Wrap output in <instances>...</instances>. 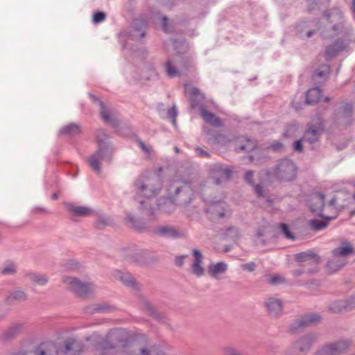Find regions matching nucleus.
<instances>
[{"label": "nucleus", "mask_w": 355, "mask_h": 355, "mask_svg": "<svg viewBox=\"0 0 355 355\" xmlns=\"http://www.w3.org/2000/svg\"><path fill=\"white\" fill-rule=\"evenodd\" d=\"M172 43L178 54H184L188 50V44L184 40L179 41L178 39H173Z\"/></svg>", "instance_id": "obj_48"}, {"label": "nucleus", "mask_w": 355, "mask_h": 355, "mask_svg": "<svg viewBox=\"0 0 355 355\" xmlns=\"http://www.w3.org/2000/svg\"><path fill=\"white\" fill-rule=\"evenodd\" d=\"M110 135L107 130L98 128L95 130L96 150L87 159V164L96 174L101 173V161L110 164L114 155V147L110 141Z\"/></svg>", "instance_id": "obj_1"}, {"label": "nucleus", "mask_w": 355, "mask_h": 355, "mask_svg": "<svg viewBox=\"0 0 355 355\" xmlns=\"http://www.w3.org/2000/svg\"><path fill=\"white\" fill-rule=\"evenodd\" d=\"M344 26L342 22L333 24L329 28L327 27L320 28V36L323 39H332L343 31Z\"/></svg>", "instance_id": "obj_32"}, {"label": "nucleus", "mask_w": 355, "mask_h": 355, "mask_svg": "<svg viewBox=\"0 0 355 355\" xmlns=\"http://www.w3.org/2000/svg\"><path fill=\"white\" fill-rule=\"evenodd\" d=\"M89 97L94 103L97 104L100 107V115L103 121L113 127L119 125V121L114 116H112L110 110L105 104L96 96L92 93L89 94Z\"/></svg>", "instance_id": "obj_15"}, {"label": "nucleus", "mask_w": 355, "mask_h": 355, "mask_svg": "<svg viewBox=\"0 0 355 355\" xmlns=\"http://www.w3.org/2000/svg\"><path fill=\"white\" fill-rule=\"evenodd\" d=\"M254 172L252 170L246 171L243 175L244 182L250 186L254 185L255 183L254 181Z\"/></svg>", "instance_id": "obj_58"}, {"label": "nucleus", "mask_w": 355, "mask_h": 355, "mask_svg": "<svg viewBox=\"0 0 355 355\" xmlns=\"http://www.w3.org/2000/svg\"><path fill=\"white\" fill-rule=\"evenodd\" d=\"M67 209L76 216H87L93 214L94 211L85 206H78L73 203H67Z\"/></svg>", "instance_id": "obj_33"}, {"label": "nucleus", "mask_w": 355, "mask_h": 355, "mask_svg": "<svg viewBox=\"0 0 355 355\" xmlns=\"http://www.w3.org/2000/svg\"><path fill=\"white\" fill-rule=\"evenodd\" d=\"M309 27V24L306 21H301L296 26L297 34L300 37H304V34L306 31H307V28Z\"/></svg>", "instance_id": "obj_56"}, {"label": "nucleus", "mask_w": 355, "mask_h": 355, "mask_svg": "<svg viewBox=\"0 0 355 355\" xmlns=\"http://www.w3.org/2000/svg\"><path fill=\"white\" fill-rule=\"evenodd\" d=\"M134 185L137 188V194L149 198L158 194L162 189V181L158 175H155L146 183L140 180H137L135 181Z\"/></svg>", "instance_id": "obj_6"}, {"label": "nucleus", "mask_w": 355, "mask_h": 355, "mask_svg": "<svg viewBox=\"0 0 355 355\" xmlns=\"http://www.w3.org/2000/svg\"><path fill=\"white\" fill-rule=\"evenodd\" d=\"M324 220L312 219L309 221V225L312 230L318 231L326 228L329 224L330 218L323 217Z\"/></svg>", "instance_id": "obj_42"}, {"label": "nucleus", "mask_w": 355, "mask_h": 355, "mask_svg": "<svg viewBox=\"0 0 355 355\" xmlns=\"http://www.w3.org/2000/svg\"><path fill=\"white\" fill-rule=\"evenodd\" d=\"M120 353L122 355H138V349L133 345V341L128 343V346L123 347Z\"/></svg>", "instance_id": "obj_51"}, {"label": "nucleus", "mask_w": 355, "mask_h": 355, "mask_svg": "<svg viewBox=\"0 0 355 355\" xmlns=\"http://www.w3.org/2000/svg\"><path fill=\"white\" fill-rule=\"evenodd\" d=\"M335 15H336L339 18L343 17V15L340 11H332V10H324L323 12V16L326 19L327 21L329 24H332L334 22V20L331 19Z\"/></svg>", "instance_id": "obj_53"}, {"label": "nucleus", "mask_w": 355, "mask_h": 355, "mask_svg": "<svg viewBox=\"0 0 355 355\" xmlns=\"http://www.w3.org/2000/svg\"><path fill=\"white\" fill-rule=\"evenodd\" d=\"M212 205L210 207L211 210L213 213L216 212V214L218 216L219 218H223L225 215V202L222 200L211 202Z\"/></svg>", "instance_id": "obj_45"}, {"label": "nucleus", "mask_w": 355, "mask_h": 355, "mask_svg": "<svg viewBox=\"0 0 355 355\" xmlns=\"http://www.w3.org/2000/svg\"><path fill=\"white\" fill-rule=\"evenodd\" d=\"M166 71L167 75L171 78L179 76L178 70L170 60H168L166 63Z\"/></svg>", "instance_id": "obj_52"}, {"label": "nucleus", "mask_w": 355, "mask_h": 355, "mask_svg": "<svg viewBox=\"0 0 355 355\" xmlns=\"http://www.w3.org/2000/svg\"><path fill=\"white\" fill-rule=\"evenodd\" d=\"M142 307L143 310L146 311L148 315L151 316L152 318L159 320L162 321L164 320V316L159 313L156 308L146 299L142 300Z\"/></svg>", "instance_id": "obj_38"}, {"label": "nucleus", "mask_w": 355, "mask_h": 355, "mask_svg": "<svg viewBox=\"0 0 355 355\" xmlns=\"http://www.w3.org/2000/svg\"><path fill=\"white\" fill-rule=\"evenodd\" d=\"M115 307L107 302L94 303L85 307L86 313L92 315L96 313H110L115 310Z\"/></svg>", "instance_id": "obj_25"}, {"label": "nucleus", "mask_w": 355, "mask_h": 355, "mask_svg": "<svg viewBox=\"0 0 355 355\" xmlns=\"http://www.w3.org/2000/svg\"><path fill=\"white\" fill-rule=\"evenodd\" d=\"M325 197L322 193L313 194L309 200L310 211L315 215L323 218L322 211L325 205Z\"/></svg>", "instance_id": "obj_18"}, {"label": "nucleus", "mask_w": 355, "mask_h": 355, "mask_svg": "<svg viewBox=\"0 0 355 355\" xmlns=\"http://www.w3.org/2000/svg\"><path fill=\"white\" fill-rule=\"evenodd\" d=\"M25 276L28 277L33 284L40 286L45 285L49 281L47 276L35 272H28Z\"/></svg>", "instance_id": "obj_41"}, {"label": "nucleus", "mask_w": 355, "mask_h": 355, "mask_svg": "<svg viewBox=\"0 0 355 355\" xmlns=\"http://www.w3.org/2000/svg\"><path fill=\"white\" fill-rule=\"evenodd\" d=\"M2 275H13L17 273L16 263L10 260L6 261L0 271Z\"/></svg>", "instance_id": "obj_43"}, {"label": "nucleus", "mask_w": 355, "mask_h": 355, "mask_svg": "<svg viewBox=\"0 0 355 355\" xmlns=\"http://www.w3.org/2000/svg\"><path fill=\"white\" fill-rule=\"evenodd\" d=\"M89 97L94 103L97 104L100 107V115L103 121L113 127L119 125V121L114 116H112L110 110L105 104L96 96L92 93L89 94Z\"/></svg>", "instance_id": "obj_13"}, {"label": "nucleus", "mask_w": 355, "mask_h": 355, "mask_svg": "<svg viewBox=\"0 0 355 355\" xmlns=\"http://www.w3.org/2000/svg\"><path fill=\"white\" fill-rule=\"evenodd\" d=\"M194 261L191 266L193 274L197 277H201L205 274V269L202 266V254L198 249H193L192 250Z\"/></svg>", "instance_id": "obj_27"}, {"label": "nucleus", "mask_w": 355, "mask_h": 355, "mask_svg": "<svg viewBox=\"0 0 355 355\" xmlns=\"http://www.w3.org/2000/svg\"><path fill=\"white\" fill-rule=\"evenodd\" d=\"M295 260L299 263L307 262L308 264L318 265L320 262V257L313 251L308 250L295 254Z\"/></svg>", "instance_id": "obj_24"}, {"label": "nucleus", "mask_w": 355, "mask_h": 355, "mask_svg": "<svg viewBox=\"0 0 355 355\" xmlns=\"http://www.w3.org/2000/svg\"><path fill=\"white\" fill-rule=\"evenodd\" d=\"M112 219L104 215H99L94 225L96 230H103L112 224Z\"/></svg>", "instance_id": "obj_46"}, {"label": "nucleus", "mask_w": 355, "mask_h": 355, "mask_svg": "<svg viewBox=\"0 0 355 355\" xmlns=\"http://www.w3.org/2000/svg\"><path fill=\"white\" fill-rule=\"evenodd\" d=\"M89 97L94 103L97 104L100 107V115L103 121L113 127L119 125V121L114 116H112L110 110L105 104L96 96L92 93L89 94Z\"/></svg>", "instance_id": "obj_14"}, {"label": "nucleus", "mask_w": 355, "mask_h": 355, "mask_svg": "<svg viewBox=\"0 0 355 355\" xmlns=\"http://www.w3.org/2000/svg\"><path fill=\"white\" fill-rule=\"evenodd\" d=\"M162 28L165 33L173 32V28L169 26L168 19L166 16L162 17Z\"/></svg>", "instance_id": "obj_63"}, {"label": "nucleus", "mask_w": 355, "mask_h": 355, "mask_svg": "<svg viewBox=\"0 0 355 355\" xmlns=\"http://www.w3.org/2000/svg\"><path fill=\"white\" fill-rule=\"evenodd\" d=\"M199 111L200 116L206 123L215 127H221L223 125L220 118L216 116L214 113L207 110L205 106H200Z\"/></svg>", "instance_id": "obj_31"}, {"label": "nucleus", "mask_w": 355, "mask_h": 355, "mask_svg": "<svg viewBox=\"0 0 355 355\" xmlns=\"http://www.w3.org/2000/svg\"><path fill=\"white\" fill-rule=\"evenodd\" d=\"M62 282L67 286V290L75 293L78 297L87 298L93 293L92 284L83 283L76 277L65 276Z\"/></svg>", "instance_id": "obj_7"}, {"label": "nucleus", "mask_w": 355, "mask_h": 355, "mask_svg": "<svg viewBox=\"0 0 355 355\" xmlns=\"http://www.w3.org/2000/svg\"><path fill=\"white\" fill-rule=\"evenodd\" d=\"M154 234L169 239H176L183 236V233L172 225H160L153 230Z\"/></svg>", "instance_id": "obj_17"}, {"label": "nucleus", "mask_w": 355, "mask_h": 355, "mask_svg": "<svg viewBox=\"0 0 355 355\" xmlns=\"http://www.w3.org/2000/svg\"><path fill=\"white\" fill-rule=\"evenodd\" d=\"M322 132V129L320 130L314 125L309 124L304 133L303 140L310 144H315L319 141Z\"/></svg>", "instance_id": "obj_30"}, {"label": "nucleus", "mask_w": 355, "mask_h": 355, "mask_svg": "<svg viewBox=\"0 0 355 355\" xmlns=\"http://www.w3.org/2000/svg\"><path fill=\"white\" fill-rule=\"evenodd\" d=\"M297 167L294 162L288 158L280 159L277 161L271 170L265 173L268 179H274L280 182H289L297 178Z\"/></svg>", "instance_id": "obj_3"}, {"label": "nucleus", "mask_w": 355, "mask_h": 355, "mask_svg": "<svg viewBox=\"0 0 355 355\" xmlns=\"http://www.w3.org/2000/svg\"><path fill=\"white\" fill-rule=\"evenodd\" d=\"M322 97V89L319 87L309 89L305 93V103L306 105H315Z\"/></svg>", "instance_id": "obj_37"}, {"label": "nucleus", "mask_w": 355, "mask_h": 355, "mask_svg": "<svg viewBox=\"0 0 355 355\" xmlns=\"http://www.w3.org/2000/svg\"><path fill=\"white\" fill-rule=\"evenodd\" d=\"M106 19V13L103 11H96L92 16V22L95 24H100Z\"/></svg>", "instance_id": "obj_55"}, {"label": "nucleus", "mask_w": 355, "mask_h": 355, "mask_svg": "<svg viewBox=\"0 0 355 355\" xmlns=\"http://www.w3.org/2000/svg\"><path fill=\"white\" fill-rule=\"evenodd\" d=\"M147 27L146 21L141 19H135L132 21V28L130 37L132 40H139L145 37Z\"/></svg>", "instance_id": "obj_21"}, {"label": "nucleus", "mask_w": 355, "mask_h": 355, "mask_svg": "<svg viewBox=\"0 0 355 355\" xmlns=\"http://www.w3.org/2000/svg\"><path fill=\"white\" fill-rule=\"evenodd\" d=\"M227 270V266L225 262H218L216 264L211 263L209 266V274L211 277H216L218 275L224 274Z\"/></svg>", "instance_id": "obj_40"}, {"label": "nucleus", "mask_w": 355, "mask_h": 355, "mask_svg": "<svg viewBox=\"0 0 355 355\" xmlns=\"http://www.w3.org/2000/svg\"><path fill=\"white\" fill-rule=\"evenodd\" d=\"M189 101L190 107L192 110L203 106L202 103L205 101V95L200 92V89L197 87H193L189 89Z\"/></svg>", "instance_id": "obj_29"}, {"label": "nucleus", "mask_w": 355, "mask_h": 355, "mask_svg": "<svg viewBox=\"0 0 355 355\" xmlns=\"http://www.w3.org/2000/svg\"><path fill=\"white\" fill-rule=\"evenodd\" d=\"M349 46V42L343 38H338L332 44L328 45L324 51V57L327 60H330L336 57L338 53L345 50Z\"/></svg>", "instance_id": "obj_16"}, {"label": "nucleus", "mask_w": 355, "mask_h": 355, "mask_svg": "<svg viewBox=\"0 0 355 355\" xmlns=\"http://www.w3.org/2000/svg\"><path fill=\"white\" fill-rule=\"evenodd\" d=\"M225 236L234 241H236L241 237L239 230L234 226H231L226 230Z\"/></svg>", "instance_id": "obj_49"}, {"label": "nucleus", "mask_w": 355, "mask_h": 355, "mask_svg": "<svg viewBox=\"0 0 355 355\" xmlns=\"http://www.w3.org/2000/svg\"><path fill=\"white\" fill-rule=\"evenodd\" d=\"M89 97L94 103L97 104L100 107V115L103 121L113 127L119 125V121L114 116H112L110 110L105 104L96 96L92 93L89 94Z\"/></svg>", "instance_id": "obj_12"}, {"label": "nucleus", "mask_w": 355, "mask_h": 355, "mask_svg": "<svg viewBox=\"0 0 355 355\" xmlns=\"http://www.w3.org/2000/svg\"><path fill=\"white\" fill-rule=\"evenodd\" d=\"M81 133V127L76 123H70L59 130V135L69 137H76Z\"/></svg>", "instance_id": "obj_34"}, {"label": "nucleus", "mask_w": 355, "mask_h": 355, "mask_svg": "<svg viewBox=\"0 0 355 355\" xmlns=\"http://www.w3.org/2000/svg\"><path fill=\"white\" fill-rule=\"evenodd\" d=\"M32 352L34 355H58L56 345L52 342L40 343Z\"/></svg>", "instance_id": "obj_28"}, {"label": "nucleus", "mask_w": 355, "mask_h": 355, "mask_svg": "<svg viewBox=\"0 0 355 355\" xmlns=\"http://www.w3.org/2000/svg\"><path fill=\"white\" fill-rule=\"evenodd\" d=\"M207 142L210 145H225L228 141L227 137L220 131L209 129L207 131Z\"/></svg>", "instance_id": "obj_23"}, {"label": "nucleus", "mask_w": 355, "mask_h": 355, "mask_svg": "<svg viewBox=\"0 0 355 355\" xmlns=\"http://www.w3.org/2000/svg\"><path fill=\"white\" fill-rule=\"evenodd\" d=\"M149 252L148 250H140L136 253H135L131 257V260L133 262L139 263H145L147 262V257L149 255Z\"/></svg>", "instance_id": "obj_47"}, {"label": "nucleus", "mask_w": 355, "mask_h": 355, "mask_svg": "<svg viewBox=\"0 0 355 355\" xmlns=\"http://www.w3.org/2000/svg\"><path fill=\"white\" fill-rule=\"evenodd\" d=\"M285 282V279L280 275H274L270 277L268 283L271 285H278Z\"/></svg>", "instance_id": "obj_62"}, {"label": "nucleus", "mask_w": 355, "mask_h": 355, "mask_svg": "<svg viewBox=\"0 0 355 355\" xmlns=\"http://www.w3.org/2000/svg\"><path fill=\"white\" fill-rule=\"evenodd\" d=\"M321 319V315L318 313H306L290 324L288 332L292 335H295L309 327L316 325L320 322Z\"/></svg>", "instance_id": "obj_8"}, {"label": "nucleus", "mask_w": 355, "mask_h": 355, "mask_svg": "<svg viewBox=\"0 0 355 355\" xmlns=\"http://www.w3.org/2000/svg\"><path fill=\"white\" fill-rule=\"evenodd\" d=\"M64 355H80L83 351L84 345L73 338H69L64 342Z\"/></svg>", "instance_id": "obj_20"}, {"label": "nucleus", "mask_w": 355, "mask_h": 355, "mask_svg": "<svg viewBox=\"0 0 355 355\" xmlns=\"http://www.w3.org/2000/svg\"><path fill=\"white\" fill-rule=\"evenodd\" d=\"M255 147V145L254 144H240V145H236L235 146V150L236 152L239 153V152H242V151H245V152H250L251 150H252Z\"/></svg>", "instance_id": "obj_61"}, {"label": "nucleus", "mask_w": 355, "mask_h": 355, "mask_svg": "<svg viewBox=\"0 0 355 355\" xmlns=\"http://www.w3.org/2000/svg\"><path fill=\"white\" fill-rule=\"evenodd\" d=\"M28 295L25 291L17 288L11 291L5 299V302L8 305H12L15 302H21L27 300Z\"/></svg>", "instance_id": "obj_36"}, {"label": "nucleus", "mask_w": 355, "mask_h": 355, "mask_svg": "<svg viewBox=\"0 0 355 355\" xmlns=\"http://www.w3.org/2000/svg\"><path fill=\"white\" fill-rule=\"evenodd\" d=\"M170 198L178 206H187L193 199L194 190L190 180H175L168 187Z\"/></svg>", "instance_id": "obj_4"}, {"label": "nucleus", "mask_w": 355, "mask_h": 355, "mask_svg": "<svg viewBox=\"0 0 355 355\" xmlns=\"http://www.w3.org/2000/svg\"><path fill=\"white\" fill-rule=\"evenodd\" d=\"M329 311L333 313H346L344 302L336 301L332 303L329 308Z\"/></svg>", "instance_id": "obj_50"}, {"label": "nucleus", "mask_w": 355, "mask_h": 355, "mask_svg": "<svg viewBox=\"0 0 355 355\" xmlns=\"http://www.w3.org/2000/svg\"><path fill=\"white\" fill-rule=\"evenodd\" d=\"M263 306L268 315L273 319H278L283 315V302L275 297H268L265 300Z\"/></svg>", "instance_id": "obj_11"}, {"label": "nucleus", "mask_w": 355, "mask_h": 355, "mask_svg": "<svg viewBox=\"0 0 355 355\" xmlns=\"http://www.w3.org/2000/svg\"><path fill=\"white\" fill-rule=\"evenodd\" d=\"M345 311L349 312L355 308V293L344 301Z\"/></svg>", "instance_id": "obj_57"}, {"label": "nucleus", "mask_w": 355, "mask_h": 355, "mask_svg": "<svg viewBox=\"0 0 355 355\" xmlns=\"http://www.w3.org/2000/svg\"><path fill=\"white\" fill-rule=\"evenodd\" d=\"M318 338V333H306L291 343L285 351V355H306L311 352Z\"/></svg>", "instance_id": "obj_5"}, {"label": "nucleus", "mask_w": 355, "mask_h": 355, "mask_svg": "<svg viewBox=\"0 0 355 355\" xmlns=\"http://www.w3.org/2000/svg\"><path fill=\"white\" fill-rule=\"evenodd\" d=\"M354 248L349 241L341 242L340 245L331 251V254L346 259L347 257L354 254Z\"/></svg>", "instance_id": "obj_26"}, {"label": "nucleus", "mask_w": 355, "mask_h": 355, "mask_svg": "<svg viewBox=\"0 0 355 355\" xmlns=\"http://www.w3.org/2000/svg\"><path fill=\"white\" fill-rule=\"evenodd\" d=\"M347 264V260L339 257L332 255L326 264L327 270L331 273L336 272Z\"/></svg>", "instance_id": "obj_35"}, {"label": "nucleus", "mask_w": 355, "mask_h": 355, "mask_svg": "<svg viewBox=\"0 0 355 355\" xmlns=\"http://www.w3.org/2000/svg\"><path fill=\"white\" fill-rule=\"evenodd\" d=\"M177 115L178 111L175 105L168 110L167 116L171 120L173 124L176 123Z\"/></svg>", "instance_id": "obj_64"}, {"label": "nucleus", "mask_w": 355, "mask_h": 355, "mask_svg": "<svg viewBox=\"0 0 355 355\" xmlns=\"http://www.w3.org/2000/svg\"><path fill=\"white\" fill-rule=\"evenodd\" d=\"M131 341H133V338L126 330L121 328L113 329L110 330L102 340L96 343L95 348L99 355H111L112 350L128 346Z\"/></svg>", "instance_id": "obj_2"}, {"label": "nucleus", "mask_w": 355, "mask_h": 355, "mask_svg": "<svg viewBox=\"0 0 355 355\" xmlns=\"http://www.w3.org/2000/svg\"><path fill=\"white\" fill-rule=\"evenodd\" d=\"M323 1L324 0H306L309 12H312L318 5L323 3Z\"/></svg>", "instance_id": "obj_60"}, {"label": "nucleus", "mask_w": 355, "mask_h": 355, "mask_svg": "<svg viewBox=\"0 0 355 355\" xmlns=\"http://www.w3.org/2000/svg\"><path fill=\"white\" fill-rule=\"evenodd\" d=\"M268 149H270L275 153L282 152L284 149V145L279 141L275 140L270 146H268Z\"/></svg>", "instance_id": "obj_59"}, {"label": "nucleus", "mask_w": 355, "mask_h": 355, "mask_svg": "<svg viewBox=\"0 0 355 355\" xmlns=\"http://www.w3.org/2000/svg\"><path fill=\"white\" fill-rule=\"evenodd\" d=\"M210 171L215 184L218 185L223 181L230 180L232 177L233 171L227 165L216 164L211 166Z\"/></svg>", "instance_id": "obj_10"}, {"label": "nucleus", "mask_w": 355, "mask_h": 355, "mask_svg": "<svg viewBox=\"0 0 355 355\" xmlns=\"http://www.w3.org/2000/svg\"><path fill=\"white\" fill-rule=\"evenodd\" d=\"M342 117L345 122L350 125L352 123V116L353 114V105L350 103H346L341 111Z\"/></svg>", "instance_id": "obj_44"}, {"label": "nucleus", "mask_w": 355, "mask_h": 355, "mask_svg": "<svg viewBox=\"0 0 355 355\" xmlns=\"http://www.w3.org/2000/svg\"><path fill=\"white\" fill-rule=\"evenodd\" d=\"M114 277L127 287H130L135 291L140 289L139 284L130 273L116 270L114 271Z\"/></svg>", "instance_id": "obj_22"}, {"label": "nucleus", "mask_w": 355, "mask_h": 355, "mask_svg": "<svg viewBox=\"0 0 355 355\" xmlns=\"http://www.w3.org/2000/svg\"><path fill=\"white\" fill-rule=\"evenodd\" d=\"M125 221L139 232H144L147 228L146 223L142 219L135 218L130 213L126 214Z\"/></svg>", "instance_id": "obj_39"}, {"label": "nucleus", "mask_w": 355, "mask_h": 355, "mask_svg": "<svg viewBox=\"0 0 355 355\" xmlns=\"http://www.w3.org/2000/svg\"><path fill=\"white\" fill-rule=\"evenodd\" d=\"M280 228L282 233L286 239L291 240H294L295 239L294 234L291 232L288 225L286 223H281Z\"/></svg>", "instance_id": "obj_54"}, {"label": "nucleus", "mask_w": 355, "mask_h": 355, "mask_svg": "<svg viewBox=\"0 0 355 355\" xmlns=\"http://www.w3.org/2000/svg\"><path fill=\"white\" fill-rule=\"evenodd\" d=\"M24 328L22 323H13L0 334V342L8 343L15 339Z\"/></svg>", "instance_id": "obj_19"}, {"label": "nucleus", "mask_w": 355, "mask_h": 355, "mask_svg": "<svg viewBox=\"0 0 355 355\" xmlns=\"http://www.w3.org/2000/svg\"><path fill=\"white\" fill-rule=\"evenodd\" d=\"M351 346L349 340H340L322 346L313 355H340Z\"/></svg>", "instance_id": "obj_9"}]
</instances>
